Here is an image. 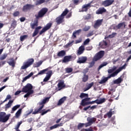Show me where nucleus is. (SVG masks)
I'll return each instance as SVG.
<instances>
[{
    "mask_svg": "<svg viewBox=\"0 0 131 131\" xmlns=\"http://www.w3.org/2000/svg\"><path fill=\"white\" fill-rule=\"evenodd\" d=\"M88 71H89V69L86 68L83 71V74H85L86 73H88Z\"/></svg>",
    "mask_w": 131,
    "mask_h": 131,
    "instance_id": "e2e57ef3",
    "label": "nucleus"
},
{
    "mask_svg": "<svg viewBox=\"0 0 131 131\" xmlns=\"http://www.w3.org/2000/svg\"><path fill=\"white\" fill-rule=\"evenodd\" d=\"M41 64H42V61H40L38 62L36 64H34V67H39Z\"/></svg>",
    "mask_w": 131,
    "mask_h": 131,
    "instance_id": "a18cd8bd",
    "label": "nucleus"
},
{
    "mask_svg": "<svg viewBox=\"0 0 131 131\" xmlns=\"http://www.w3.org/2000/svg\"><path fill=\"white\" fill-rule=\"evenodd\" d=\"M58 91H61L63 88H65V84L64 83V81L61 80L58 83Z\"/></svg>",
    "mask_w": 131,
    "mask_h": 131,
    "instance_id": "f3484780",
    "label": "nucleus"
},
{
    "mask_svg": "<svg viewBox=\"0 0 131 131\" xmlns=\"http://www.w3.org/2000/svg\"><path fill=\"white\" fill-rule=\"evenodd\" d=\"M83 126H84V123H79L78 125V129H80V128H81V127H83Z\"/></svg>",
    "mask_w": 131,
    "mask_h": 131,
    "instance_id": "de8ad7c7",
    "label": "nucleus"
},
{
    "mask_svg": "<svg viewBox=\"0 0 131 131\" xmlns=\"http://www.w3.org/2000/svg\"><path fill=\"white\" fill-rule=\"evenodd\" d=\"M32 64H33V58L29 59L24 62L23 66L21 67V69L23 70L27 69V68L30 67Z\"/></svg>",
    "mask_w": 131,
    "mask_h": 131,
    "instance_id": "0eeeda50",
    "label": "nucleus"
},
{
    "mask_svg": "<svg viewBox=\"0 0 131 131\" xmlns=\"http://www.w3.org/2000/svg\"><path fill=\"white\" fill-rule=\"evenodd\" d=\"M46 2V0H37L36 2V5H41V4H43V3Z\"/></svg>",
    "mask_w": 131,
    "mask_h": 131,
    "instance_id": "a19ab883",
    "label": "nucleus"
},
{
    "mask_svg": "<svg viewBox=\"0 0 131 131\" xmlns=\"http://www.w3.org/2000/svg\"><path fill=\"white\" fill-rule=\"evenodd\" d=\"M84 52V46H81L79 48V49L77 52L78 55H81Z\"/></svg>",
    "mask_w": 131,
    "mask_h": 131,
    "instance_id": "4be33fe9",
    "label": "nucleus"
},
{
    "mask_svg": "<svg viewBox=\"0 0 131 131\" xmlns=\"http://www.w3.org/2000/svg\"><path fill=\"white\" fill-rule=\"evenodd\" d=\"M11 26L12 27H13V28H15V27L17 26V21H16V20L14 19L13 20H12Z\"/></svg>",
    "mask_w": 131,
    "mask_h": 131,
    "instance_id": "58836bf2",
    "label": "nucleus"
},
{
    "mask_svg": "<svg viewBox=\"0 0 131 131\" xmlns=\"http://www.w3.org/2000/svg\"><path fill=\"white\" fill-rule=\"evenodd\" d=\"M33 7V5L31 4H26V5H24L23 9L22 11L23 12H28V11H30L31 9H32V7Z\"/></svg>",
    "mask_w": 131,
    "mask_h": 131,
    "instance_id": "1a4fd4ad",
    "label": "nucleus"
},
{
    "mask_svg": "<svg viewBox=\"0 0 131 131\" xmlns=\"http://www.w3.org/2000/svg\"><path fill=\"white\" fill-rule=\"evenodd\" d=\"M71 56H66L64 57L63 59L62 60V62L63 63H67V62H69L71 59Z\"/></svg>",
    "mask_w": 131,
    "mask_h": 131,
    "instance_id": "5701e85b",
    "label": "nucleus"
},
{
    "mask_svg": "<svg viewBox=\"0 0 131 131\" xmlns=\"http://www.w3.org/2000/svg\"><path fill=\"white\" fill-rule=\"evenodd\" d=\"M20 15V12L19 11H15L13 13L14 17H18Z\"/></svg>",
    "mask_w": 131,
    "mask_h": 131,
    "instance_id": "49530a36",
    "label": "nucleus"
},
{
    "mask_svg": "<svg viewBox=\"0 0 131 131\" xmlns=\"http://www.w3.org/2000/svg\"><path fill=\"white\" fill-rule=\"evenodd\" d=\"M66 55V52L64 50H62L57 53L58 57H64Z\"/></svg>",
    "mask_w": 131,
    "mask_h": 131,
    "instance_id": "a878e982",
    "label": "nucleus"
},
{
    "mask_svg": "<svg viewBox=\"0 0 131 131\" xmlns=\"http://www.w3.org/2000/svg\"><path fill=\"white\" fill-rule=\"evenodd\" d=\"M7 86H8L4 85L3 87H2L1 88H0V93H1V92H2V91H3V90H5V89H6V88H7Z\"/></svg>",
    "mask_w": 131,
    "mask_h": 131,
    "instance_id": "69168bd1",
    "label": "nucleus"
},
{
    "mask_svg": "<svg viewBox=\"0 0 131 131\" xmlns=\"http://www.w3.org/2000/svg\"><path fill=\"white\" fill-rule=\"evenodd\" d=\"M91 29V26H85V27L83 29V31H88L89 30H90V29Z\"/></svg>",
    "mask_w": 131,
    "mask_h": 131,
    "instance_id": "37998d69",
    "label": "nucleus"
},
{
    "mask_svg": "<svg viewBox=\"0 0 131 131\" xmlns=\"http://www.w3.org/2000/svg\"><path fill=\"white\" fill-rule=\"evenodd\" d=\"M85 97H89V94L85 93H81L80 95V98H81V99H83V98H85Z\"/></svg>",
    "mask_w": 131,
    "mask_h": 131,
    "instance_id": "4c0bfd02",
    "label": "nucleus"
},
{
    "mask_svg": "<svg viewBox=\"0 0 131 131\" xmlns=\"http://www.w3.org/2000/svg\"><path fill=\"white\" fill-rule=\"evenodd\" d=\"M49 111H50V110H48L46 111L42 112L41 114V115H45V114H47V113H48L49 112Z\"/></svg>",
    "mask_w": 131,
    "mask_h": 131,
    "instance_id": "bf43d9fd",
    "label": "nucleus"
},
{
    "mask_svg": "<svg viewBox=\"0 0 131 131\" xmlns=\"http://www.w3.org/2000/svg\"><path fill=\"white\" fill-rule=\"evenodd\" d=\"M88 61V57L86 56H81L79 57L77 61V63L79 64H84Z\"/></svg>",
    "mask_w": 131,
    "mask_h": 131,
    "instance_id": "9d476101",
    "label": "nucleus"
},
{
    "mask_svg": "<svg viewBox=\"0 0 131 131\" xmlns=\"http://www.w3.org/2000/svg\"><path fill=\"white\" fill-rule=\"evenodd\" d=\"M106 12V9L104 7L100 8L96 11V13L97 15H100L101 14H103V13H105Z\"/></svg>",
    "mask_w": 131,
    "mask_h": 131,
    "instance_id": "a211bd4d",
    "label": "nucleus"
},
{
    "mask_svg": "<svg viewBox=\"0 0 131 131\" xmlns=\"http://www.w3.org/2000/svg\"><path fill=\"white\" fill-rule=\"evenodd\" d=\"M38 20H37V19H36L34 21V23L33 24V26H37V25H38Z\"/></svg>",
    "mask_w": 131,
    "mask_h": 131,
    "instance_id": "13d9d810",
    "label": "nucleus"
},
{
    "mask_svg": "<svg viewBox=\"0 0 131 131\" xmlns=\"http://www.w3.org/2000/svg\"><path fill=\"white\" fill-rule=\"evenodd\" d=\"M25 20H26V18L25 17H21L20 18V22H24Z\"/></svg>",
    "mask_w": 131,
    "mask_h": 131,
    "instance_id": "338daca9",
    "label": "nucleus"
},
{
    "mask_svg": "<svg viewBox=\"0 0 131 131\" xmlns=\"http://www.w3.org/2000/svg\"><path fill=\"white\" fill-rule=\"evenodd\" d=\"M115 35H116V33H113L112 34L109 35L108 37H110V38H113Z\"/></svg>",
    "mask_w": 131,
    "mask_h": 131,
    "instance_id": "5fc2aeb1",
    "label": "nucleus"
},
{
    "mask_svg": "<svg viewBox=\"0 0 131 131\" xmlns=\"http://www.w3.org/2000/svg\"><path fill=\"white\" fill-rule=\"evenodd\" d=\"M49 70L48 69H44L42 71H40L38 74L40 75V74H44L45 72H46V71H48Z\"/></svg>",
    "mask_w": 131,
    "mask_h": 131,
    "instance_id": "c03bdc74",
    "label": "nucleus"
},
{
    "mask_svg": "<svg viewBox=\"0 0 131 131\" xmlns=\"http://www.w3.org/2000/svg\"><path fill=\"white\" fill-rule=\"evenodd\" d=\"M10 114L7 115V114L4 112H0V122H3V123L7 122L10 119Z\"/></svg>",
    "mask_w": 131,
    "mask_h": 131,
    "instance_id": "423d86ee",
    "label": "nucleus"
},
{
    "mask_svg": "<svg viewBox=\"0 0 131 131\" xmlns=\"http://www.w3.org/2000/svg\"><path fill=\"white\" fill-rule=\"evenodd\" d=\"M87 120L90 124H93V123L96 121V118L89 117L87 118Z\"/></svg>",
    "mask_w": 131,
    "mask_h": 131,
    "instance_id": "bb28decb",
    "label": "nucleus"
},
{
    "mask_svg": "<svg viewBox=\"0 0 131 131\" xmlns=\"http://www.w3.org/2000/svg\"><path fill=\"white\" fill-rule=\"evenodd\" d=\"M22 122H23L22 121H20V122H18V124H17V125L14 128V129H15V130H19V128L20 127V125H21V124H22Z\"/></svg>",
    "mask_w": 131,
    "mask_h": 131,
    "instance_id": "e433bc0d",
    "label": "nucleus"
},
{
    "mask_svg": "<svg viewBox=\"0 0 131 131\" xmlns=\"http://www.w3.org/2000/svg\"><path fill=\"white\" fill-rule=\"evenodd\" d=\"M90 100H91V98H85L81 100V102L80 105L81 106H86V105H90Z\"/></svg>",
    "mask_w": 131,
    "mask_h": 131,
    "instance_id": "f8f14e48",
    "label": "nucleus"
},
{
    "mask_svg": "<svg viewBox=\"0 0 131 131\" xmlns=\"http://www.w3.org/2000/svg\"><path fill=\"white\" fill-rule=\"evenodd\" d=\"M48 12V9L43 8L38 13L37 15H35L36 19H39V18H42L45 16L46 13Z\"/></svg>",
    "mask_w": 131,
    "mask_h": 131,
    "instance_id": "6e6552de",
    "label": "nucleus"
},
{
    "mask_svg": "<svg viewBox=\"0 0 131 131\" xmlns=\"http://www.w3.org/2000/svg\"><path fill=\"white\" fill-rule=\"evenodd\" d=\"M73 3L74 5H76V6H77V5L79 4V0H73Z\"/></svg>",
    "mask_w": 131,
    "mask_h": 131,
    "instance_id": "6e6d98bb",
    "label": "nucleus"
},
{
    "mask_svg": "<svg viewBox=\"0 0 131 131\" xmlns=\"http://www.w3.org/2000/svg\"><path fill=\"white\" fill-rule=\"evenodd\" d=\"M33 86L30 83H27L26 85L23 87L22 89L23 93H27L26 95H24V98H28L30 95L33 94Z\"/></svg>",
    "mask_w": 131,
    "mask_h": 131,
    "instance_id": "f03ea898",
    "label": "nucleus"
},
{
    "mask_svg": "<svg viewBox=\"0 0 131 131\" xmlns=\"http://www.w3.org/2000/svg\"><path fill=\"white\" fill-rule=\"evenodd\" d=\"M40 29H41V26H39L37 27V28H36L35 31L33 33V36H35V35H36L37 34V33H38L39 30H40Z\"/></svg>",
    "mask_w": 131,
    "mask_h": 131,
    "instance_id": "cd10ccee",
    "label": "nucleus"
},
{
    "mask_svg": "<svg viewBox=\"0 0 131 131\" xmlns=\"http://www.w3.org/2000/svg\"><path fill=\"white\" fill-rule=\"evenodd\" d=\"M10 99H12V96L10 95H8L4 100V102H7V101H8V100H10Z\"/></svg>",
    "mask_w": 131,
    "mask_h": 131,
    "instance_id": "09e8293b",
    "label": "nucleus"
},
{
    "mask_svg": "<svg viewBox=\"0 0 131 131\" xmlns=\"http://www.w3.org/2000/svg\"><path fill=\"white\" fill-rule=\"evenodd\" d=\"M103 23V19H98L95 21V23L94 25V28L95 29H98L100 26L102 25V23Z\"/></svg>",
    "mask_w": 131,
    "mask_h": 131,
    "instance_id": "ddd939ff",
    "label": "nucleus"
},
{
    "mask_svg": "<svg viewBox=\"0 0 131 131\" xmlns=\"http://www.w3.org/2000/svg\"><path fill=\"white\" fill-rule=\"evenodd\" d=\"M92 17V16L90 14H87L85 16H84V19L85 20H89V19H91Z\"/></svg>",
    "mask_w": 131,
    "mask_h": 131,
    "instance_id": "8fccbe9b",
    "label": "nucleus"
},
{
    "mask_svg": "<svg viewBox=\"0 0 131 131\" xmlns=\"http://www.w3.org/2000/svg\"><path fill=\"white\" fill-rule=\"evenodd\" d=\"M107 65H108V62H103L100 66H99L98 68V70H100L101 68H103V67H105V66H107Z\"/></svg>",
    "mask_w": 131,
    "mask_h": 131,
    "instance_id": "c9c22d12",
    "label": "nucleus"
},
{
    "mask_svg": "<svg viewBox=\"0 0 131 131\" xmlns=\"http://www.w3.org/2000/svg\"><path fill=\"white\" fill-rule=\"evenodd\" d=\"M89 42H90V38H88L86 39L83 42V45L84 46H86V45H88V43H89Z\"/></svg>",
    "mask_w": 131,
    "mask_h": 131,
    "instance_id": "603ef678",
    "label": "nucleus"
},
{
    "mask_svg": "<svg viewBox=\"0 0 131 131\" xmlns=\"http://www.w3.org/2000/svg\"><path fill=\"white\" fill-rule=\"evenodd\" d=\"M104 52L103 51H101L97 53L93 59V61L90 63V68H92L94 65H95V62L100 60V59H102L104 56Z\"/></svg>",
    "mask_w": 131,
    "mask_h": 131,
    "instance_id": "7ed1b4c3",
    "label": "nucleus"
},
{
    "mask_svg": "<svg viewBox=\"0 0 131 131\" xmlns=\"http://www.w3.org/2000/svg\"><path fill=\"white\" fill-rule=\"evenodd\" d=\"M52 74H53V71H49L47 73V75L46 76V77L43 79V81L45 82L48 81V80H50V79L51 78V76H52Z\"/></svg>",
    "mask_w": 131,
    "mask_h": 131,
    "instance_id": "dca6fc26",
    "label": "nucleus"
},
{
    "mask_svg": "<svg viewBox=\"0 0 131 131\" xmlns=\"http://www.w3.org/2000/svg\"><path fill=\"white\" fill-rule=\"evenodd\" d=\"M8 57V54H4L1 57H0V61H3V60H5L6 58Z\"/></svg>",
    "mask_w": 131,
    "mask_h": 131,
    "instance_id": "ea45409f",
    "label": "nucleus"
},
{
    "mask_svg": "<svg viewBox=\"0 0 131 131\" xmlns=\"http://www.w3.org/2000/svg\"><path fill=\"white\" fill-rule=\"evenodd\" d=\"M123 81V79L121 78V76L118 78V79L114 80V84H119Z\"/></svg>",
    "mask_w": 131,
    "mask_h": 131,
    "instance_id": "aec40b11",
    "label": "nucleus"
},
{
    "mask_svg": "<svg viewBox=\"0 0 131 131\" xmlns=\"http://www.w3.org/2000/svg\"><path fill=\"white\" fill-rule=\"evenodd\" d=\"M6 61H0V67H2V66H4L5 64H6Z\"/></svg>",
    "mask_w": 131,
    "mask_h": 131,
    "instance_id": "4d7b16f0",
    "label": "nucleus"
},
{
    "mask_svg": "<svg viewBox=\"0 0 131 131\" xmlns=\"http://www.w3.org/2000/svg\"><path fill=\"white\" fill-rule=\"evenodd\" d=\"M66 99H67V97L66 96H64V97L61 98L58 101V102L57 103V105L58 106H60V105H62V104H63V103H64V102H65V101H66Z\"/></svg>",
    "mask_w": 131,
    "mask_h": 131,
    "instance_id": "412c9836",
    "label": "nucleus"
},
{
    "mask_svg": "<svg viewBox=\"0 0 131 131\" xmlns=\"http://www.w3.org/2000/svg\"><path fill=\"white\" fill-rule=\"evenodd\" d=\"M75 37H76V33H75V32H74L73 33L72 38H75Z\"/></svg>",
    "mask_w": 131,
    "mask_h": 131,
    "instance_id": "774afa93",
    "label": "nucleus"
},
{
    "mask_svg": "<svg viewBox=\"0 0 131 131\" xmlns=\"http://www.w3.org/2000/svg\"><path fill=\"white\" fill-rule=\"evenodd\" d=\"M21 113H22V108H20L17 111V112L15 114V116H16V118H18V117H19V116H20Z\"/></svg>",
    "mask_w": 131,
    "mask_h": 131,
    "instance_id": "473e14b6",
    "label": "nucleus"
},
{
    "mask_svg": "<svg viewBox=\"0 0 131 131\" xmlns=\"http://www.w3.org/2000/svg\"><path fill=\"white\" fill-rule=\"evenodd\" d=\"M84 125L85 127H88V126H90V125H92V124H90L89 122L86 123H84Z\"/></svg>",
    "mask_w": 131,
    "mask_h": 131,
    "instance_id": "0e129e2a",
    "label": "nucleus"
},
{
    "mask_svg": "<svg viewBox=\"0 0 131 131\" xmlns=\"http://www.w3.org/2000/svg\"><path fill=\"white\" fill-rule=\"evenodd\" d=\"M57 127H58V125H57V124H55V125H53V126H51L50 128H49H49H46V131H49V130H53V129H55V128H57Z\"/></svg>",
    "mask_w": 131,
    "mask_h": 131,
    "instance_id": "f704fd0d",
    "label": "nucleus"
},
{
    "mask_svg": "<svg viewBox=\"0 0 131 131\" xmlns=\"http://www.w3.org/2000/svg\"><path fill=\"white\" fill-rule=\"evenodd\" d=\"M73 71V69H72V68H68L66 69V71L67 73H71V72H72Z\"/></svg>",
    "mask_w": 131,
    "mask_h": 131,
    "instance_id": "79ce46f5",
    "label": "nucleus"
},
{
    "mask_svg": "<svg viewBox=\"0 0 131 131\" xmlns=\"http://www.w3.org/2000/svg\"><path fill=\"white\" fill-rule=\"evenodd\" d=\"M20 93H22V91H17L15 93L14 95L15 96H18Z\"/></svg>",
    "mask_w": 131,
    "mask_h": 131,
    "instance_id": "052dcab7",
    "label": "nucleus"
},
{
    "mask_svg": "<svg viewBox=\"0 0 131 131\" xmlns=\"http://www.w3.org/2000/svg\"><path fill=\"white\" fill-rule=\"evenodd\" d=\"M32 75H33V72H31L28 76L23 78V79L22 80V82H25V81H26V80H27V79L30 78V77H31V76H32Z\"/></svg>",
    "mask_w": 131,
    "mask_h": 131,
    "instance_id": "b1692460",
    "label": "nucleus"
},
{
    "mask_svg": "<svg viewBox=\"0 0 131 131\" xmlns=\"http://www.w3.org/2000/svg\"><path fill=\"white\" fill-rule=\"evenodd\" d=\"M125 26L124 23H120L118 25L117 28H118L119 29V28H121V27H122V26Z\"/></svg>",
    "mask_w": 131,
    "mask_h": 131,
    "instance_id": "3c124183",
    "label": "nucleus"
},
{
    "mask_svg": "<svg viewBox=\"0 0 131 131\" xmlns=\"http://www.w3.org/2000/svg\"><path fill=\"white\" fill-rule=\"evenodd\" d=\"M18 108H20V105H16L14 106H13L12 108V111L11 112V113H14V111H16Z\"/></svg>",
    "mask_w": 131,
    "mask_h": 131,
    "instance_id": "2f4dec72",
    "label": "nucleus"
},
{
    "mask_svg": "<svg viewBox=\"0 0 131 131\" xmlns=\"http://www.w3.org/2000/svg\"><path fill=\"white\" fill-rule=\"evenodd\" d=\"M116 69H117V67H116V66H114L112 69H108L107 70V72L109 74H111V73H112V72H114V71H115V70H116Z\"/></svg>",
    "mask_w": 131,
    "mask_h": 131,
    "instance_id": "c85d7f7f",
    "label": "nucleus"
},
{
    "mask_svg": "<svg viewBox=\"0 0 131 131\" xmlns=\"http://www.w3.org/2000/svg\"><path fill=\"white\" fill-rule=\"evenodd\" d=\"M93 85H94V82H92L91 83L88 84V85H87V86L89 89H91V88H92V86H93Z\"/></svg>",
    "mask_w": 131,
    "mask_h": 131,
    "instance_id": "680f3d73",
    "label": "nucleus"
},
{
    "mask_svg": "<svg viewBox=\"0 0 131 131\" xmlns=\"http://www.w3.org/2000/svg\"><path fill=\"white\" fill-rule=\"evenodd\" d=\"M27 38H28V35H25L20 36L19 39L20 41H24V40H25V39H27Z\"/></svg>",
    "mask_w": 131,
    "mask_h": 131,
    "instance_id": "c756f323",
    "label": "nucleus"
},
{
    "mask_svg": "<svg viewBox=\"0 0 131 131\" xmlns=\"http://www.w3.org/2000/svg\"><path fill=\"white\" fill-rule=\"evenodd\" d=\"M113 3H114V0H106L102 3V5L104 7H108V6H111Z\"/></svg>",
    "mask_w": 131,
    "mask_h": 131,
    "instance_id": "4468645a",
    "label": "nucleus"
},
{
    "mask_svg": "<svg viewBox=\"0 0 131 131\" xmlns=\"http://www.w3.org/2000/svg\"><path fill=\"white\" fill-rule=\"evenodd\" d=\"M88 79H89V75L83 74V76L82 78V81H83V82H86V81H88Z\"/></svg>",
    "mask_w": 131,
    "mask_h": 131,
    "instance_id": "72a5a7b5",
    "label": "nucleus"
},
{
    "mask_svg": "<svg viewBox=\"0 0 131 131\" xmlns=\"http://www.w3.org/2000/svg\"><path fill=\"white\" fill-rule=\"evenodd\" d=\"M68 9H66L65 10L62 12V13L58 16L56 19V22L57 23V24H61V23H62V22H64V17L68 14Z\"/></svg>",
    "mask_w": 131,
    "mask_h": 131,
    "instance_id": "39448f33",
    "label": "nucleus"
},
{
    "mask_svg": "<svg viewBox=\"0 0 131 131\" xmlns=\"http://www.w3.org/2000/svg\"><path fill=\"white\" fill-rule=\"evenodd\" d=\"M11 104H10L9 103H7L5 105V109L7 110V109H9V108H11Z\"/></svg>",
    "mask_w": 131,
    "mask_h": 131,
    "instance_id": "864d4df0",
    "label": "nucleus"
},
{
    "mask_svg": "<svg viewBox=\"0 0 131 131\" xmlns=\"http://www.w3.org/2000/svg\"><path fill=\"white\" fill-rule=\"evenodd\" d=\"M126 66H127V64L126 63H125L122 67H121L119 68L115 72L111 74V75H108L107 77H105L103 79H102L101 81L99 82V83L101 84H102V83H105L109 78H111V77H115V76H117V74L119 73L121 71H122L123 69H125L126 68Z\"/></svg>",
    "mask_w": 131,
    "mask_h": 131,
    "instance_id": "f257e3e1",
    "label": "nucleus"
},
{
    "mask_svg": "<svg viewBox=\"0 0 131 131\" xmlns=\"http://www.w3.org/2000/svg\"><path fill=\"white\" fill-rule=\"evenodd\" d=\"M90 7H91V3L84 5L82 7L81 12H86L88 11V8H90Z\"/></svg>",
    "mask_w": 131,
    "mask_h": 131,
    "instance_id": "6ab92c4d",
    "label": "nucleus"
},
{
    "mask_svg": "<svg viewBox=\"0 0 131 131\" xmlns=\"http://www.w3.org/2000/svg\"><path fill=\"white\" fill-rule=\"evenodd\" d=\"M52 26V23H48L47 24L46 26L44 27L41 31L39 32L40 35L42 34L43 32H46L47 30H49Z\"/></svg>",
    "mask_w": 131,
    "mask_h": 131,
    "instance_id": "9b49d317",
    "label": "nucleus"
},
{
    "mask_svg": "<svg viewBox=\"0 0 131 131\" xmlns=\"http://www.w3.org/2000/svg\"><path fill=\"white\" fill-rule=\"evenodd\" d=\"M106 101V99L102 98L100 99H97L96 100V104L100 105V104H103V103L105 102Z\"/></svg>",
    "mask_w": 131,
    "mask_h": 131,
    "instance_id": "393cba45",
    "label": "nucleus"
},
{
    "mask_svg": "<svg viewBox=\"0 0 131 131\" xmlns=\"http://www.w3.org/2000/svg\"><path fill=\"white\" fill-rule=\"evenodd\" d=\"M50 100V97H46L42 100L40 102H39V105H40V107L39 108H37L33 112V114H37L38 113H41V110L43 108V106H45V104L47 103V102H49Z\"/></svg>",
    "mask_w": 131,
    "mask_h": 131,
    "instance_id": "20e7f679",
    "label": "nucleus"
},
{
    "mask_svg": "<svg viewBox=\"0 0 131 131\" xmlns=\"http://www.w3.org/2000/svg\"><path fill=\"white\" fill-rule=\"evenodd\" d=\"M113 114H114V111H112V109H111L110 111L106 114V115L108 116V118H111Z\"/></svg>",
    "mask_w": 131,
    "mask_h": 131,
    "instance_id": "7c9ffc66",
    "label": "nucleus"
},
{
    "mask_svg": "<svg viewBox=\"0 0 131 131\" xmlns=\"http://www.w3.org/2000/svg\"><path fill=\"white\" fill-rule=\"evenodd\" d=\"M8 60L9 61H7L8 64H9L10 66H12V67L14 68V67H15V66L16 65V63L15 62V59H14V58H9Z\"/></svg>",
    "mask_w": 131,
    "mask_h": 131,
    "instance_id": "2eb2a0df",
    "label": "nucleus"
}]
</instances>
